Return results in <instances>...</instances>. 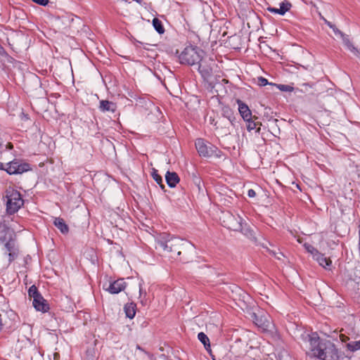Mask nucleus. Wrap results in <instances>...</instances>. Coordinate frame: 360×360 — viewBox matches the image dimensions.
Returning a JSON list of instances; mask_svg holds the SVG:
<instances>
[{
	"instance_id": "nucleus-1",
	"label": "nucleus",
	"mask_w": 360,
	"mask_h": 360,
	"mask_svg": "<svg viewBox=\"0 0 360 360\" xmlns=\"http://www.w3.org/2000/svg\"><path fill=\"white\" fill-rule=\"evenodd\" d=\"M155 248L171 258L176 259L183 254L184 257L180 259L185 262L192 259L195 254V247L192 243L179 238L171 236L166 233H161L156 238Z\"/></svg>"
},
{
	"instance_id": "nucleus-2",
	"label": "nucleus",
	"mask_w": 360,
	"mask_h": 360,
	"mask_svg": "<svg viewBox=\"0 0 360 360\" xmlns=\"http://www.w3.org/2000/svg\"><path fill=\"white\" fill-rule=\"evenodd\" d=\"M304 347L311 356L321 360H338L339 352L335 345L329 340H321L316 333L302 335Z\"/></svg>"
},
{
	"instance_id": "nucleus-3",
	"label": "nucleus",
	"mask_w": 360,
	"mask_h": 360,
	"mask_svg": "<svg viewBox=\"0 0 360 360\" xmlns=\"http://www.w3.org/2000/svg\"><path fill=\"white\" fill-rule=\"evenodd\" d=\"M221 219L224 227L234 231H240L249 238H255L253 231L246 224H243L240 216L233 215L232 213L226 212L223 213Z\"/></svg>"
},
{
	"instance_id": "nucleus-4",
	"label": "nucleus",
	"mask_w": 360,
	"mask_h": 360,
	"mask_svg": "<svg viewBox=\"0 0 360 360\" xmlns=\"http://www.w3.org/2000/svg\"><path fill=\"white\" fill-rule=\"evenodd\" d=\"M5 193L6 212L8 214H13L24 205V200L22 198L20 192L12 187H8Z\"/></svg>"
},
{
	"instance_id": "nucleus-5",
	"label": "nucleus",
	"mask_w": 360,
	"mask_h": 360,
	"mask_svg": "<svg viewBox=\"0 0 360 360\" xmlns=\"http://www.w3.org/2000/svg\"><path fill=\"white\" fill-rule=\"evenodd\" d=\"M204 52L193 46H187L179 56L181 63L193 65L198 64L202 58Z\"/></svg>"
},
{
	"instance_id": "nucleus-6",
	"label": "nucleus",
	"mask_w": 360,
	"mask_h": 360,
	"mask_svg": "<svg viewBox=\"0 0 360 360\" xmlns=\"http://www.w3.org/2000/svg\"><path fill=\"white\" fill-rule=\"evenodd\" d=\"M195 148L200 156L211 157L215 152L216 148L211 143H207L204 139H198L195 141Z\"/></svg>"
},
{
	"instance_id": "nucleus-7",
	"label": "nucleus",
	"mask_w": 360,
	"mask_h": 360,
	"mask_svg": "<svg viewBox=\"0 0 360 360\" xmlns=\"http://www.w3.org/2000/svg\"><path fill=\"white\" fill-rule=\"evenodd\" d=\"M6 171L9 174H22L30 169V165L27 163H20L18 160L11 161L7 164Z\"/></svg>"
},
{
	"instance_id": "nucleus-8",
	"label": "nucleus",
	"mask_w": 360,
	"mask_h": 360,
	"mask_svg": "<svg viewBox=\"0 0 360 360\" xmlns=\"http://www.w3.org/2000/svg\"><path fill=\"white\" fill-rule=\"evenodd\" d=\"M6 252H8L9 262L13 261L18 256V248L15 238L4 243Z\"/></svg>"
},
{
	"instance_id": "nucleus-9",
	"label": "nucleus",
	"mask_w": 360,
	"mask_h": 360,
	"mask_svg": "<svg viewBox=\"0 0 360 360\" xmlns=\"http://www.w3.org/2000/svg\"><path fill=\"white\" fill-rule=\"evenodd\" d=\"M126 288V283L124 279L120 278L117 281L111 283L109 285V287L107 288V290L109 291L111 294H117L120 292L124 290Z\"/></svg>"
},
{
	"instance_id": "nucleus-10",
	"label": "nucleus",
	"mask_w": 360,
	"mask_h": 360,
	"mask_svg": "<svg viewBox=\"0 0 360 360\" xmlns=\"http://www.w3.org/2000/svg\"><path fill=\"white\" fill-rule=\"evenodd\" d=\"M238 111L245 121H249L252 118V112L249 107L240 100H237Z\"/></svg>"
},
{
	"instance_id": "nucleus-11",
	"label": "nucleus",
	"mask_w": 360,
	"mask_h": 360,
	"mask_svg": "<svg viewBox=\"0 0 360 360\" xmlns=\"http://www.w3.org/2000/svg\"><path fill=\"white\" fill-rule=\"evenodd\" d=\"M231 120L223 117L219 118L217 121L214 122V120H212V124L216 127V129L221 128L223 129V132L224 134H227L229 132V127L231 125Z\"/></svg>"
},
{
	"instance_id": "nucleus-12",
	"label": "nucleus",
	"mask_w": 360,
	"mask_h": 360,
	"mask_svg": "<svg viewBox=\"0 0 360 360\" xmlns=\"http://www.w3.org/2000/svg\"><path fill=\"white\" fill-rule=\"evenodd\" d=\"M254 323L259 327L266 328L269 327V321L266 316L263 315H259L255 312L251 314Z\"/></svg>"
},
{
	"instance_id": "nucleus-13",
	"label": "nucleus",
	"mask_w": 360,
	"mask_h": 360,
	"mask_svg": "<svg viewBox=\"0 0 360 360\" xmlns=\"http://www.w3.org/2000/svg\"><path fill=\"white\" fill-rule=\"evenodd\" d=\"M198 70L205 79H209L212 73V67L211 64L202 61V63H199Z\"/></svg>"
},
{
	"instance_id": "nucleus-14",
	"label": "nucleus",
	"mask_w": 360,
	"mask_h": 360,
	"mask_svg": "<svg viewBox=\"0 0 360 360\" xmlns=\"http://www.w3.org/2000/svg\"><path fill=\"white\" fill-rule=\"evenodd\" d=\"M15 238L14 232L6 227H0V242L2 243Z\"/></svg>"
},
{
	"instance_id": "nucleus-15",
	"label": "nucleus",
	"mask_w": 360,
	"mask_h": 360,
	"mask_svg": "<svg viewBox=\"0 0 360 360\" xmlns=\"http://www.w3.org/2000/svg\"><path fill=\"white\" fill-rule=\"evenodd\" d=\"M32 304L34 307L37 311L46 312L49 309L48 304H46V300L41 295H40V298H34L33 300Z\"/></svg>"
},
{
	"instance_id": "nucleus-16",
	"label": "nucleus",
	"mask_w": 360,
	"mask_h": 360,
	"mask_svg": "<svg viewBox=\"0 0 360 360\" xmlns=\"http://www.w3.org/2000/svg\"><path fill=\"white\" fill-rule=\"evenodd\" d=\"M321 266L325 269H329L331 266L332 261L330 258L326 257L323 255L319 252L316 253V255L313 257Z\"/></svg>"
},
{
	"instance_id": "nucleus-17",
	"label": "nucleus",
	"mask_w": 360,
	"mask_h": 360,
	"mask_svg": "<svg viewBox=\"0 0 360 360\" xmlns=\"http://www.w3.org/2000/svg\"><path fill=\"white\" fill-rule=\"evenodd\" d=\"M290 7L291 4L289 2H282L280 4V8H276L273 7H269L267 10L271 13L283 15L290 10Z\"/></svg>"
},
{
	"instance_id": "nucleus-18",
	"label": "nucleus",
	"mask_w": 360,
	"mask_h": 360,
	"mask_svg": "<svg viewBox=\"0 0 360 360\" xmlns=\"http://www.w3.org/2000/svg\"><path fill=\"white\" fill-rule=\"evenodd\" d=\"M99 109L102 112H114L116 110V104L109 101L103 100L100 101Z\"/></svg>"
},
{
	"instance_id": "nucleus-19",
	"label": "nucleus",
	"mask_w": 360,
	"mask_h": 360,
	"mask_svg": "<svg viewBox=\"0 0 360 360\" xmlns=\"http://www.w3.org/2000/svg\"><path fill=\"white\" fill-rule=\"evenodd\" d=\"M165 180L168 186L174 188L179 181V178L176 172H167L165 174Z\"/></svg>"
},
{
	"instance_id": "nucleus-20",
	"label": "nucleus",
	"mask_w": 360,
	"mask_h": 360,
	"mask_svg": "<svg viewBox=\"0 0 360 360\" xmlns=\"http://www.w3.org/2000/svg\"><path fill=\"white\" fill-rule=\"evenodd\" d=\"M53 224L61 231L62 233L65 234L68 233L69 228L62 218H54Z\"/></svg>"
},
{
	"instance_id": "nucleus-21",
	"label": "nucleus",
	"mask_w": 360,
	"mask_h": 360,
	"mask_svg": "<svg viewBox=\"0 0 360 360\" xmlns=\"http://www.w3.org/2000/svg\"><path fill=\"white\" fill-rule=\"evenodd\" d=\"M124 310L127 317L131 319L136 314V304L133 302L127 303L124 305Z\"/></svg>"
},
{
	"instance_id": "nucleus-22",
	"label": "nucleus",
	"mask_w": 360,
	"mask_h": 360,
	"mask_svg": "<svg viewBox=\"0 0 360 360\" xmlns=\"http://www.w3.org/2000/svg\"><path fill=\"white\" fill-rule=\"evenodd\" d=\"M198 339L200 342L202 343L207 351H210V339L206 334L200 332L198 334Z\"/></svg>"
},
{
	"instance_id": "nucleus-23",
	"label": "nucleus",
	"mask_w": 360,
	"mask_h": 360,
	"mask_svg": "<svg viewBox=\"0 0 360 360\" xmlns=\"http://www.w3.org/2000/svg\"><path fill=\"white\" fill-rule=\"evenodd\" d=\"M153 25L155 28V30L159 33V34H163L164 32H165V29L162 25V22L155 18L153 20Z\"/></svg>"
},
{
	"instance_id": "nucleus-24",
	"label": "nucleus",
	"mask_w": 360,
	"mask_h": 360,
	"mask_svg": "<svg viewBox=\"0 0 360 360\" xmlns=\"http://www.w3.org/2000/svg\"><path fill=\"white\" fill-rule=\"evenodd\" d=\"M347 348L351 352H356L360 349V340L352 341L347 344Z\"/></svg>"
},
{
	"instance_id": "nucleus-25",
	"label": "nucleus",
	"mask_w": 360,
	"mask_h": 360,
	"mask_svg": "<svg viewBox=\"0 0 360 360\" xmlns=\"http://www.w3.org/2000/svg\"><path fill=\"white\" fill-rule=\"evenodd\" d=\"M151 175L156 183L163 188L165 186L162 184V179L161 176L158 174V171L155 169L153 168Z\"/></svg>"
},
{
	"instance_id": "nucleus-26",
	"label": "nucleus",
	"mask_w": 360,
	"mask_h": 360,
	"mask_svg": "<svg viewBox=\"0 0 360 360\" xmlns=\"http://www.w3.org/2000/svg\"><path fill=\"white\" fill-rule=\"evenodd\" d=\"M28 295H29V296H30V297H32V298H33V300H34V298H37V297L40 298V295H41L39 293L38 290H37V287H36L35 285H32V286L30 288V289H29V290H28Z\"/></svg>"
},
{
	"instance_id": "nucleus-27",
	"label": "nucleus",
	"mask_w": 360,
	"mask_h": 360,
	"mask_svg": "<svg viewBox=\"0 0 360 360\" xmlns=\"http://www.w3.org/2000/svg\"><path fill=\"white\" fill-rule=\"evenodd\" d=\"M334 333H336V331H335ZM337 334L339 335V338L342 342H346L347 341L350 340L349 333H346L345 330L342 328L339 332H337Z\"/></svg>"
},
{
	"instance_id": "nucleus-28",
	"label": "nucleus",
	"mask_w": 360,
	"mask_h": 360,
	"mask_svg": "<svg viewBox=\"0 0 360 360\" xmlns=\"http://www.w3.org/2000/svg\"><path fill=\"white\" fill-rule=\"evenodd\" d=\"M304 247L305 248L307 251L312 255L313 257H314V255H316V253L319 252L314 247H313L310 244L304 243Z\"/></svg>"
},
{
	"instance_id": "nucleus-29",
	"label": "nucleus",
	"mask_w": 360,
	"mask_h": 360,
	"mask_svg": "<svg viewBox=\"0 0 360 360\" xmlns=\"http://www.w3.org/2000/svg\"><path fill=\"white\" fill-rule=\"evenodd\" d=\"M277 87H278V89H280L282 91H289V92H290V91H293V87L292 86H289V85H286V84H278Z\"/></svg>"
},
{
	"instance_id": "nucleus-30",
	"label": "nucleus",
	"mask_w": 360,
	"mask_h": 360,
	"mask_svg": "<svg viewBox=\"0 0 360 360\" xmlns=\"http://www.w3.org/2000/svg\"><path fill=\"white\" fill-rule=\"evenodd\" d=\"M246 122H248L247 129L249 131H251L252 130H254L255 129H256L257 123L252 121L251 120H249V121H246Z\"/></svg>"
},
{
	"instance_id": "nucleus-31",
	"label": "nucleus",
	"mask_w": 360,
	"mask_h": 360,
	"mask_svg": "<svg viewBox=\"0 0 360 360\" xmlns=\"http://www.w3.org/2000/svg\"><path fill=\"white\" fill-rule=\"evenodd\" d=\"M138 288H139V297L140 298L144 299L146 296V292L143 290L142 289V282L139 281L138 283Z\"/></svg>"
},
{
	"instance_id": "nucleus-32",
	"label": "nucleus",
	"mask_w": 360,
	"mask_h": 360,
	"mask_svg": "<svg viewBox=\"0 0 360 360\" xmlns=\"http://www.w3.org/2000/svg\"><path fill=\"white\" fill-rule=\"evenodd\" d=\"M269 84L268 80L264 77H260L258 78V84L261 86H266Z\"/></svg>"
},
{
	"instance_id": "nucleus-33",
	"label": "nucleus",
	"mask_w": 360,
	"mask_h": 360,
	"mask_svg": "<svg viewBox=\"0 0 360 360\" xmlns=\"http://www.w3.org/2000/svg\"><path fill=\"white\" fill-rule=\"evenodd\" d=\"M345 45L352 52L356 51V48L350 43V41L348 39L345 40Z\"/></svg>"
},
{
	"instance_id": "nucleus-34",
	"label": "nucleus",
	"mask_w": 360,
	"mask_h": 360,
	"mask_svg": "<svg viewBox=\"0 0 360 360\" xmlns=\"http://www.w3.org/2000/svg\"><path fill=\"white\" fill-rule=\"evenodd\" d=\"M268 251H269V252L274 255L276 258H277L278 259H281V257H283V253L280 252H276L274 250H268Z\"/></svg>"
},
{
	"instance_id": "nucleus-35",
	"label": "nucleus",
	"mask_w": 360,
	"mask_h": 360,
	"mask_svg": "<svg viewBox=\"0 0 360 360\" xmlns=\"http://www.w3.org/2000/svg\"><path fill=\"white\" fill-rule=\"evenodd\" d=\"M33 2L41 5V6H46L49 3V0H32Z\"/></svg>"
},
{
	"instance_id": "nucleus-36",
	"label": "nucleus",
	"mask_w": 360,
	"mask_h": 360,
	"mask_svg": "<svg viewBox=\"0 0 360 360\" xmlns=\"http://www.w3.org/2000/svg\"><path fill=\"white\" fill-rule=\"evenodd\" d=\"M248 195L249 198H254L256 195V193L253 189H250L248 191Z\"/></svg>"
},
{
	"instance_id": "nucleus-37",
	"label": "nucleus",
	"mask_w": 360,
	"mask_h": 360,
	"mask_svg": "<svg viewBox=\"0 0 360 360\" xmlns=\"http://www.w3.org/2000/svg\"><path fill=\"white\" fill-rule=\"evenodd\" d=\"M53 359L54 360H60V354L58 352H55L53 354Z\"/></svg>"
},
{
	"instance_id": "nucleus-38",
	"label": "nucleus",
	"mask_w": 360,
	"mask_h": 360,
	"mask_svg": "<svg viewBox=\"0 0 360 360\" xmlns=\"http://www.w3.org/2000/svg\"><path fill=\"white\" fill-rule=\"evenodd\" d=\"M4 148L3 141L0 139V153H1Z\"/></svg>"
},
{
	"instance_id": "nucleus-39",
	"label": "nucleus",
	"mask_w": 360,
	"mask_h": 360,
	"mask_svg": "<svg viewBox=\"0 0 360 360\" xmlns=\"http://www.w3.org/2000/svg\"><path fill=\"white\" fill-rule=\"evenodd\" d=\"M6 148H8V149H12V148H13V145H12V143H8L6 146Z\"/></svg>"
},
{
	"instance_id": "nucleus-40",
	"label": "nucleus",
	"mask_w": 360,
	"mask_h": 360,
	"mask_svg": "<svg viewBox=\"0 0 360 360\" xmlns=\"http://www.w3.org/2000/svg\"><path fill=\"white\" fill-rule=\"evenodd\" d=\"M359 255H360V229L359 230Z\"/></svg>"
},
{
	"instance_id": "nucleus-41",
	"label": "nucleus",
	"mask_w": 360,
	"mask_h": 360,
	"mask_svg": "<svg viewBox=\"0 0 360 360\" xmlns=\"http://www.w3.org/2000/svg\"><path fill=\"white\" fill-rule=\"evenodd\" d=\"M333 30H334V32H335V33L339 34H340L341 36H342V32H341L340 31H339L338 30H336V29L333 28Z\"/></svg>"
},
{
	"instance_id": "nucleus-42",
	"label": "nucleus",
	"mask_w": 360,
	"mask_h": 360,
	"mask_svg": "<svg viewBox=\"0 0 360 360\" xmlns=\"http://www.w3.org/2000/svg\"><path fill=\"white\" fill-rule=\"evenodd\" d=\"M0 170H6L4 165L2 162H0Z\"/></svg>"
},
{
	"instance_id": "nucleus-43",
	"label": "nucleus",
	"mask_w": 360,
	"mask_h": 360,
	"mask_svg": "<svg viewBox=\"0 0 360 360\" xmlns=\"http://www.w3.org/2000/svg\"><path fill=\"white\" fill-rule=\"evenodd\" d=\"M302 86H304V87L307 89V87L308 86V84H302Z\"/></svg>"
},
{
	"instance_id": "nucleus-44",
	"label": "nucleus",
	"mask_w": 360,
	"mask_h": 360,
	"mask_svg": "<svg viewBox=\"0 0 360 360\" xmlns=\"http://www.w3.org/2000/svg\"><path fill=\"white\" fill-rule=\"evenodd\" d=\"M259 130H260V128H259V127H258V128H257V132H259Z\"/></svg>"
},
{
	"instance_id": "nucleus-45",
	"label": "nucleus",
	"mask_w": 360,
	"mask_h": 360,
	"mask_svg": "<svg viewBox=\"0 0 360 360\" xmlns=\"http://www.w3.org/2000/svg\"><path fill=\"white\" fill-rule=\"evenodd\" d=\"M141 302L142 304H144V302H143V300H141Z\"/></svg>"
}]
</instances>
